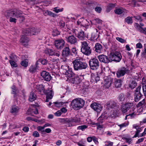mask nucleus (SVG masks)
Instances as JSON below:
<instances>
[{"label":"nucleus","mask_w":146,"mask_h":146,"mask_svg":"<svg viewBox=\"0 0 146 146\" xmlns=\"http://www.w3.org/2000/svg\"><path fill=\"white\" fill-rule=\"evenodd\" d=\"M61 70L63 74L70 78V80L72 84H74L73 86L74 89L79 88L80 86L81 83L78 77L75 76V74L72 71L71 68L68 65L64 64L61 66Z\"/></svg>","instance_id":"obj_1"},{"label":"nucleus","mask_w":146,"mask_h":146,"mask_svg":"<svg viewBox=\"0 0 146 146\" xmlns=\"http://www.w3.org/2000/svg\"><path fill=\"white\" fill-rule=\"evenodd\" d=\"M98 58L100 62L108 64L113 61L116 62H120L122 58V56L119 52H115L111 53L109 54L108 57L105 55H101L99 56Z\"/></svg>","instance_id":"obj_2"},{"label":"nucleus","mask_w":146,"mask_h":146,"mask_svg":"<svg viewBox=\"0 0 146 146\" xmlns=\"http://www.w3.org/2000/svg\"><path fill=\"white\" fill-rule=\"evenodd\" d=\"M5 15L7 18H10L9 21L16 23V19L15 18H23V12L19 10L14 9L13 11L7 10L5 13Z\"/></svg>","instance_id":"obj_3"},{"label":"nucleus","mask_w":146,"mask_h":146,"mask_svg":"<svg viewBox=\"0 0 146 146\" xmlns=\"http://www.w3.org/2000/svg\"><path fill=\"white\" fill-rule=\"evenodd\" d=\"M136 107L134 104L131 103H127L122 105L120 110L122 112L125 113L128 110L129 113H133L136 114Z\"/></svg>","instance_id":"obj_4"},{"label":"nucleus","mask_w":146,"mask_h":146,"mask_svg":"<svg viewBox=\"0 0 146 146\" xmlns=\"http://www.w3.org/2000/svg\"><path fill=\"white\" fill-rule=\"evenodd\" d=\"M72 63L73 64L74 69L76 70H78L86 69L87 66V64L82 61L80 59H75Z\"/></svg>","instance_id":"obj_5"},{"label":"nucleus","mask_w":146,"mask_h":146,"mask_svg":"<svg viewBox=\"0 0 146 146\" xmlns=\"http://www.w3.org/2000/svg\"><path fill=\"white\" fill-rule=\"evenodd\" d=\"M81 51L84 55L86 56L90 55L92 53V49L86 41L81 42Z\"/></svg>","instance_id":"obj_6"},{"label":"nucleus","mask_w":146,"mask_h":146,"mask_svg":"<svg viewBox=\"0 0 146 146\" xmlns=\"http://www.w3.org/2000/svg\"><path fill=\"white\" fill-rule=\"evenodd\" d=\"M84 103L83 100L78 98L72 100L71 104L73 109L77 110L82 108L84 105Z\"/></svg>","instance_id":"obj_7"},{"label":"nucleus","mask_w":146,"mask_h":146,"mask_svg":"<svg viewBox=\"0 0 146 146\" xmlns=\"http://www.w3.org/2000/svg\"><path fill=\"white\" fill-rule=\"evenodd\" d=\"M89 65L90 68L93 70H96L100 66V63L98 60L96 58H93L89 61Z\"/></svg>","instance_id":"obj_8"},{"label":"nucleus","mask_w":146,"mask_h":146,"mask_svg":"<svg viewBox=\"0 0 146 146\" xmlns=\"http://www.w3.org/2000/svg\"><path fill=\"white\" fill-rule=\"evenodd\" d=\"M54 44L57 49L61 50L64 47L65 42L63 39L56 40L54 41Z\"/></svg>","instance_id":"obj_9"},{"label":"nucleus","mask_w":146,"mask_h":146,"mask_svg":"<svg viewBox=\"0 0 146 146\" xmlns=\"http://www.w3.org/2000/svg\"><path fill=\"white\" fill-rule=\"evenodd\" d=\"M129 72V70L127 68L124 67H122L119 69L117 71L116 73L117 76L118 78L123 76L125 74L128 73Z\"/></svg>","instance_id":"obj_10"},{"label":"nucleus","mask_w":146,"mask_h":146,"mask_svg":"<svg viewBox=\"0 0 146 146\" xmlns=\"http://www.w3.org/2000/svg\"><path fill=\"white\" fill-rule=\"evenodd\" d=\"M141 86H138L135 90L134 94L135 100V102H138L140 99L141 97L143 95L140 92Z\"/></svg>","instance_id":"obj_11"},{"label":"nucleus","mask_w":146,"mask_h":146,"mask_svg":"<svg viewBox=\"0 0 146 146\" xmlns=\"http://www.w3.org/2000/svg\"><path fill=\"white\" fill-rule=\"evenodd\" d=\"M65 38L67 42L71 44H75L77 43V38L74 35H70Z\"/></svg>","instance_id":"obj_12"},{"label":"nucleus","mask_w":146,"mask_h":146,"mask_svg":"<svg viewBox=\"0 0 146 146\" xmlns=\"http://www.w3.org/2000/svg\"><path fill=\"white\" fill-rule=\"evenodd\" d=\"M35 88L38 94L43 95L45 91L44 86L42 84H38L36 85Z\"/></svg>","instance_id":"obj_13"},{"label":"nucleus","mask_w":146,"mask_h":146,"mask_svg":"<svg viewBox=\"0 0 146 146\" xmlns=\"http://www.w3.org/2000/svg\"><path fill=\"white\" fill-rule=\"evenodd\" d=\"M46 95L45 102H48L50 99H51L54 95L53 92L51 90H47L44 92V94Z\"/></svg>","instance_id":"obj_14"},{"label":"nucleus","mask_w":146,"mask_h":146,"mask_svg":"<svg viewBox=\"0 0 146 146\" xmlns=\"http://www.w3.org/2000/svg\"><path fill=\"white\" fill-rule=\"evenodd\" d=\"M41 75L44 79L47 81H50L51 78V76L49 73L45 71H43L42 72Z\"/></svg>","instance_id":"obj_15"},{"label":"nucleus","mask_w":146,"mask_h":146,"mask_svg":"<svg viewBox=\"0 0 146 146\" xmlns=\"http://www.w3.org/2000/svg\"><path fill=\"white\" fill-rule=\"evenodd\" d=\"M62 56L64 57H68L70 55V51L69 46L65 47L62 50Z\"/></svg>","instance_id":"obj_16"},{"label":"nucleus","mask_w":146,"mask_h":146,"mask_svg":"<svg viewBox=\"0 0 146 146\" xmlns=\"http://www.w3.org/2000/svg\"><path fill=\"white\" fill-rule=\"evenodd\" d=\"M103 46L100 44L96 43L94 47V51L97 53H100L103 51Z\"/></svg>","instance_id":"obj_17"},{"label":"nucleus","mask_w":146,"mask_h":146,"mask_svg":"<svg viewBox=\"0 0 146 146\" xmlns=\"http://www.w3.org/2000/svg\"><path fill=\"white\" fill-rule=\"evenodd\" d=\"M90 106L92 108L98 112H100L102 109L101 105L96 103L92 104Z\"/></svg>","instance_id":"obj_18"},{"label":"nucleus","mask_w":146,"mask_h":146,"mask_svg":"<svg viewBox=\"0 0 146 146\" xmlns=\"http://www.w3.org/2000/svg\"><path fill=\"white\" fill-rule=\"evenodd\" d=\"M134 26L138 31L145 34H146V27L142 28L137 23H135Z\"/></svg>","instance_id":"obj_19"},{"label":"nucleus","mask_w":146,"mask_h":146,"mask_svg":"<svg viewBox=\"0 0 146 146\" xmlns=\"http://www.w3.org/2000/svg\"><path fill=\"white\" fill-rule=\"evenodd\" d=\"M108 118V114L107 113H102L98 118L97 120L99 123L102 124L103 123L105 120Z\"/></svg>","instance_id":"obj_20"},{"label":"nucleus","mask_w":146,"mask_h":146,"mask_svg":"<svg viewBox=\"0 0 146 146\" xmlns=\"http://www.w3.org/2000/svg\"><path fill=\"white\" fill-rule=\"evenodd\" d=\"M114 12L117 14L124 15L127 13V10L123 8H118L114 10Z\"/></svg>","instance_id":"obj_21"},{"label":"nucleus","mask_w":146,"mask_h":146,"mask_svg":"<svg viewBox=\"0 0 146 146\" xmlns=\"http://www.w3.org/2000/svg\"><path fill=\"white\" fill-rule=\"evenodd\" d=\"M62 121L64 122V123H68L69 127H71L74 125L72 123L71 118H64L61 119Z\"/></svg>","instance_id":"obj_22"},{"label":"nucleus","mask_w":146,"mask_h":146,"mask_svg":"<svg viewBox=\"0 0 146 146\" xmlns=\"http://www.w3.org/2000/svg\"><path fill=\"white\" fill-rule=\"evenodd\" d=\"M118 98L119 102H121V103H123V102L126 100V99H127L126 97V96L122 93L121 94L118 96Z\"/></svg>","instance_id":"obj_23"},{"label":"nucleus","mask_w":146,"mask_h":146,"mask_svg":"<svg viewBox=\"0 0 146 146\" xmlns=\"http://www.w3.org/2000/svg\"><path fill=\"white\" fill-rule=\"evenodd\" d=\"M106 105L108 109L113 108L115 106L116 103L113 101H110L107 103Z\"/></svg>","instance_id":"obj_24"},{"label":"nucleus","mask_w":146,"mask_h":146,"mask_svg":"<svg viewBox=\"0 0 146 146\" xmlns=\"http://www.w3.org/2000/svg\"><path fill=\"white\" fill-rule=\"evenodd\" d=\"M19 107L17 106H13L11 108V112L13 114H16L19 112Z\"/></svg>","instance_id":"obj_25"},{"label":"nucleus","mask_w":146,"mask_h":146,"mask_svg":"<svg viewBox=\"0 0 146 146\" xmlns=\"http://www.w3.org/2000/svg\"><path fill=\"white\" fill-rule=\"evenodd\" d=\"M36 98V96L35 93L33 92H31L30 93L29 100V101L32 102L35 100Z\"/></svg>","instance_id":"obj_26"},{"label":"nucleus","mask_w":146,"mask_h":146,"mask_svg":"<svg viewBox=\"0 0 146 146\" xmlns=\"http://www.w3.org/2000/svg\"><path fill=\"white\" fill-rule=\"evenodd\" d=\"M31 35H36L40 32V29H37L36 27H32L31 28Z\"/></svg>","instance_id":"obj_27"},{"label":"nucleus","mask_w":146,"mask_h":146,"mask_svg":"<svg viewBox=\"0 0 146 146\" xmlns=\"http://www.w3.org/2000/svg\"><path fill=\"white\" fill-rule=\"evenodd\" d=\"M77 37L80 39L83 40L84 39V32L83 31L80 30L78 32L77 35Z\"/></svg>","instance_id":"obj_28"},{"label":"nucleus","mask_w":146,"mask_h":146,"mask_svg":"<svg viewBox=\"0 0 146 146\" xmlns=\"http://www.w3.org/2000/svg\"><path fill=\"white\" fill-rule=\"evenodd\" d=\"M29 38L25 35H22L20 39V41L23 43H27L29 41Z\"/></svg>","instance_id":"obj_29"},{"label":"nucleus","mask_w":146,"mask_h":146,"mask_svg":"<svg viewBox=\"0 0 146 146\" xmlns=\"http://www.w3.org/2000/svg\"><path fill=\"white\" fill-rule=\"evenodd\" d=\"M25 56V59H24V60H23L21 63V64L23 66H24L25 67H27V66L28 65V62L26 61L27 60V55H25V56H22V58L23 59L24 58L23 57Z\"/></svg>","instance_id":"obj_30"},{"label":"nucleus","mask_w":146,"mask_h":146,"mask_svg":"<svg viewBox=\"0 0 146 146\" xmlns=\"http://www.w3.org/2000/svg\"><path fill=\"white\" fill-rule=\"evenodd\" d=\"M122 80L121 79H116L115 80V83L116 88H120L122 85Z\"/></svg>","instance_id":"obj_31"},{"label":"nucleus","mask_w":146,"mask_h":146,"mask_svg":"<svg viewBox=\"0 0 146 146\" xmlns=\"http://www.w3.org/2000/svg\"><path fill=\"white\" fill-rule=\"evenodd\" d=\"M31 28L27 29L23 31V33L26 36L31 35Z\"/></svg>","instance_id":"obj_32"},{"label":"nucleus","mask_w":146,"mask_h":146,"mask_svg":"<svg viewBox=\"0 0 146 146\" xmlns=\"http://www.w3.org/2000/svg\"><path fill=\"white\" fill-rule=\"evenodd\" d=\"M115 6V4H109L107 6L106 12L108 13Z\"/></svg>","instance_id":"obj_33"},{"label":"nucleus","mask_w":146,"mask_h":146,"mask_svg":"<svg viewBox=\"0 0 146 146\" xmlns=\"http://www.w3.org/2000/svg\"><path fill=\"white\" fill-rule=\"evenodd\" d=\"M37 69L38 68H36V66H35L33 65L30 66L29 70L31 73H33L35 72Z\"/></svg>","instance_id":"obj_34"},{"label":"nucleus","mask_w":146,"mask_h":146,"mask_svg":"<svg viewBox=\"0 0 146 146\" xmlns=\"http://www.w3.org/2000/svg\"><path fill=\"white\" fill-rule=\"evenodd\" d=\"M77 54V52L76 48H72L70 51V55L72 56H76Z\"/></svg>","instance_id":"obj_35"},{"label":"nucleus","mask_w":146,"mask_h":146,"mask_svg":"<svg viewBox=\"0 0 146 146\" xmlns=\"http://www.w3.org/2000/svg\"><path fill=\"white\" fill-rule=\"evenodd\" d=\"M32 111L35 114H37L38 113V110L37 109H35L33 110L31 109H29L27 110V113H28L29 114H31L32 115V114L31 112L29 113V112Z\"/></svg>","instance_id":"obj_36"},{"label":"nucleus","mask_w":146,"mask_h":146,"mask_svg":"<svg viewBox=\"0 0 146 146\" xmlns=\"http://www.w3.org/2000/svg\"><path fill=\"white\" fill-rule=\"evenodd\" d=\"M137 85L136 82L134 80H132L129 84V87L131 89L134 88Z\"/></svg>","instance_id":"obj_37"},{"label":"nucleus","mask_w":146,"mask_h":146,"mask_svg":"<svg viewBox=\"0 0 146 146\" xmlns=\"http://www.w3.org/2000/svg\"><path fill=\"white\" fill-rule=\"evenodd\" d=\"M134 112L133 113H129V114L126 116L125 118V120H126L127 119H132L136 115V114H134Z\"/></svg>","instance_id":"obj_38"},{"label":"nucleus","mask_w":146,"mask_h":146,"mask_svg":"<svg viewBox=\"0 0 146 146\" xmlns=\"http://www.w3.org/2000/svg\"><path fill=\"white\" fill-rule=\"evenodd\" d=\"M67 103V102L65 101L64 102H55L54 103L56 106L57 107H59L61 106H64V105Z\"/></svg>","instance_id":"obj_39"},{"label":"nucleus","mask_w":146,"mask_h":146,"mask_svg":"<svg viewBox=\"0 0 146 146\" xmlns=\"http://www.w3.org/2000/svg\"><path fill=\"white\" fill-rule=\"evenodd\" d=\"M125 22L129 24H131L132 23V17H128L125 19Z\"/></svg>","instance_id":"obj_40"},{"label":"nucleus","mask_w":146,"mask_h":146,"mask_svg":"<svg viewBox=\"0 0 146 146\" xmlns=\"http://www.w3.org/2000/svg\"><path fill=\"white\" fill-rule=\"evenodd\" d=\"M71 119L72 123L74 122L75 123L79 122L80 121V118L76 117L71 118Z\"/></svg>","instance_id":"obj_41"},{"label":"nucleus","mask_w":146,"mask_h":146,"mask_svg":"<svg viewBox=\"0 0 146 146\" xmlns=\"http://www.w3.org/2000/svg\"><path fill=\"white\" fill-rule=\"evenodd\" d=\"M98 38V35L97 33H92V34L91 38L92 40L96 39Z\"/></svg>","instance_id":"obj_42"},{"label":"nucleus","mask_w":146,"mask_h":146,"mask_svg":"<svg viewBox=\"0 0 146 146\" xmlns=\"http://www.w3.org/2000/svg\"><path fill=\"white\" fill-rule=\"evenodd\" d=\"M45 13L48 15L53 17H54L56 16L57 15L56 14L52 12L51 11H47Z\"/></svg>","instance_id":"obj_43"},{"label":"nucleus","mask_w":146,"mask_h":146,"mask_svg":"<svg viewBox=\"0 0 146 146\" xmlns=\"http://www.w3.org/2000/svg\"><path fill=\"white\" fill-rule=\"evenodd\" d=\"M88 126L86 125H83L79 126L77 127V129L78 130H81L82 131H84L85 129L87 128Z\"/></svg>","instance_id":"obj_44"},{"label":"nucleus","mask_w":146,"mask_h":146,"mask_svg":"<svg viewBox=\"0 0 146 146\" xmlns=\"http://www.w3.org/2000/svg\"><path fill=\"white\" fill-rule=\"evenodd\" d=\"M133 17L137 21H142L141 17L139 15L134 16Z\"/></svg>","instance_id":"obj_45"},{"label":"nucleus","mask_w":146,"mask_h":146,"mask_svg":"<svg viewBox=\"0 0 146 146\" xmlns=\"http://www.w3.org/2000/svg\"><path fill=\"white\" fill-rule=\"evenodd\" d=\"M47 51L49 55L51 56L53 55L54 50H53L52 49H48L47 50Z\"/></svg>","instance_id":"obj_46"},{"label":"nucleus","mask_w":146,"mask_h":146,"mask_svg":"<svg viewBox=\"0 0 146 146\" xmlns=\"http://www.w3.org/2000/svg\"><path fill=\"white\" fill-rule=\"evenodd\" d=\"M33 136L35 137H38L40 136V135L37 131H35L33 132Z\"/></svg>","instance_id":"obj_47"},{"label":"nucleus","mask_w":146,"mask_h":146,"mask_svg":"<svg viewBox=\"0 0 146 146\" xmlns=\"http://www.w3.org/2000/svg\"><path fill=\"white\" fill-rule=\"evenodd\" d=\"M116 39L118 41L120 42L121 43H124L126 41L124 39H122L121 38L119 37H117L116 38Z\"/></svg>","instance_id":"obj_48"},{"label":"nucleus","mask_w":146,"mask_h":146,"mask_svg":"<svg viewBox=\"0 0 146 146\" xmlns=\"http://www.w3.org/2000/svg\"><path fill=\"white\" fill-rule=\"evenodd\" d=\"M59 25L61 28H64L65 27V23L63 21H60L59 23Z\"/></svg>","instance_id":"obj_49"},{"label":"nucleus","mask_w":146,"mask_h":146,"mask_svg":"<svg viewBox=\"0 0 146 146\" xmlns=\"http://www.w3.org/2000/svg\"><path fill=\"white\" fill-rule=\"evenodd\" d=\"M9 61L11 66L14 67H16L17 66L16 63L13 60H10Z\"/></svg>","instance_id":"obj_50"},{"label":"nucleus","mask_w":146,"mask_h":146,"mask_svg":"<svg viewBox=\"0 0 146 146\" xmlns=\"http://www.w3.org/2000/svg\"><path fill=\"white\" fill-rule=\"evenodd\" d=\"M44 126H39L37 127V130L39 132L44 130Z\"/></svg>","instance_id":"obj_51"},{"label":"nucleus","mask_w":146,"mask_h":146,"mask_svg":"<svg viewBox=\"0 0 146 146\" xmlns=\"http://www.w3.org/2000/svg\"><path fill=\"white\" fill-rule=\"evenodd\" d=\"M111 82L110 81L106 82L104 84V86L106 88H108L111 85Z\"/></svg>","instance_id":"obj_52"},{"label":"nucleus","mask_w":146,"mask_h":146,"mask_svg":"<svg viewBox=\"0 0 146 146\" xmlns=\"http://www.w3.org/2000/svg\"><path fill=\"white\" fill-rule=\"evenodd\" d=\"M95 11L98 13H101L102 11V8L99 7H96L95 8Z\"/></svg>","instance_id":"obj_53"},{"label":"nucleus","mask_w":146,"mask_h":146,"mask_svg":"<svg viewBox=\"0 0 146 146\" xmlns=\"http://www.w3.org/2000/svg\"><path fill=\"white\" fill-rule=\"evenodd\" d=\"M105 145L106 146H112L113 145V143L110 141H106L105 142Z\"/></svg>","instance_id":"obj_54"},{"label":"nucleus","mask_w":146,"mask_h":146,"mask_svg":"<svg viewBox=\"0 0 146 146\" xmlns=\"http://www.w3.org/2000/svg\"><path fill=\"white\" fill-rule=\"evenodd\" d=\"M128 125V124L126 123L125 122L122 123L121 124L118 125V126H119L120 127V128H122L123 127H125L127 126Z\"/></svg>","instance_id":"obj_55"},{"label":"nucleus","mask_w":146,"mask_h":146,"mask_svg":"<svg viewBox=\"0 0 146 146\" xmlns=\"http://www.w3.org/2000/svg\"><path fill=\"white\" fill-rule=\"evenodd\" d=\"M11 88L12 89L11 93H15V92H17V90L14 85H13L11 87Z\"/></svg>","instance_id":"obj_56"},{"label":"nucleus","mask_w":146,"mask_h":146,"mask_svg":"<svg viewBox=\"0 0 146 146\" xmlns=\"http://www.w3.org/2000/svg\"><path fill=\"white\" fill-rule=\"evenodd\" d=\"M60 55V53L59 51H56L55 50H54L53 56H57L58 57Z\"/></svg>","instance_id":"obj_57"},{"label":"nucleus","mask_w":146,"mask_h":146,"mask_svg":"<svg viewBox=\"0 0 146 146\" xmlns=\"http://www.w3.org/2000/svg\"><path fill=\"white\" fill-rule=\"evenodd\" d=\"M58 7H56L54 8V10H53L55 13H58L59 12H61L62 11V9H58Z\"/></svg>","instance_id":"obj_58"},{"label":"nucleus","mask_w":146,"mask_h":146,"mask_svg":"<svg viewBox=\"0 0 146 146\" xmlns=\"http://www.w3.org/2000/svg\"><path fill=\"white\" fill-rule=\"evenodd\" d=\"M92 140L96 144H98L99 143L97 138L95 136H92Z\"/></svg>","instance_id":"obj_59"},{"label":"nucleus","mask_w":146,"mask_h":146,"mask_svg":"<svg viewBox=\"0 0 146 146\" xmlns=\"http://www.w3.org/2000/svg\"><path fill=\"white\" fill-rule=\"evenodd\" d=\"M145 102V100L144 99L141 102H139L138 104V107H140L144 105Z\"/></svg>","instance_id":"obj_60"},{"label":"nucleus","mask_w":146,"mask_h":146,"mask_svg":"<svg viewBox=\"0 0 146 146\" xmlns=\"http://www.w3.org/2000/svg\"><path fill=\"white\" fill-rule=\"evenodd\" d=\"M10 58L12 60H15V59L16 58V56L13 54H11L9 56Z\"/></svg>","instance_id":"obj_61"},{"label":"nucleus","mask_w":146,"mask_h":146,"mask_svg":"<svg viewBox=\"0 0 146 146\" xmlns=\"http://www.w3.org/2000/svg\"><path fill=\"white\" fill-rule=\"evenodd\" d=\"M139 133L137 132L136 131L135 132V133L134 136L132 137L133 138H135L137 137H143V136H141V134L140 135L139 134Z\"/></svg>","instance_id":"obj_62"},{"label":"nucleus","mask_w":146,"mask_h":146,"mask_svg":"<svg viewBox=\"0 0 146 146\" xmlns=\"http://www.w3.org/2000/svg\"><path fill=\"white\" fill-rule=\"evenodd\" d=\"M142 89L144 96H146V85L143 86Z\"/></svg>","instance_id":"obj_63"},{"label":"nucleus","mask_w":146,"mask_h":146,"mask_svg":"<svg viewBox=\"0 0 146 146\" xmlns=\"http://www.w3.org/2000/svg\"><path fill=\"white\" fill-rule=\"evenodd\" d=\"M62 114L60 110H58L54 113L55 116H60Z\"/></svg>","instance_id":"obj_64"}]
</instances>
